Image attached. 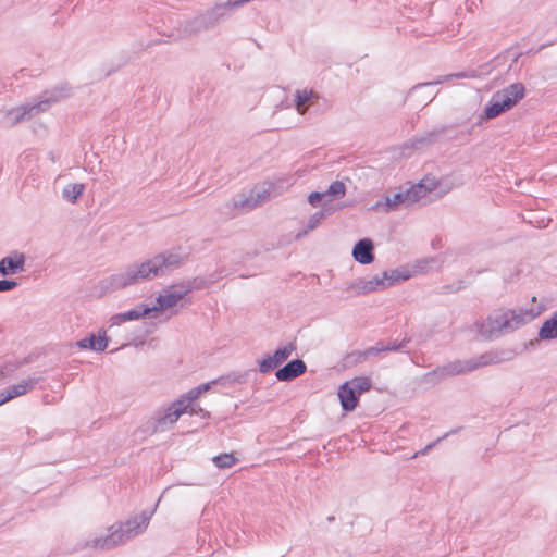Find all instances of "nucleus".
I'll use <instances>...</instances> for the list:
<instances>
[{"instance_id": "obj_1", "label": "nucleus", "mask_w": 557, "mask_h": 557, "mask_svg": "<svg viewBox=\"0 0 557 557\" xmlns=\"http://www.w3.org/2000/svg\"><path fill=\"white\" fill-rule=\"evenodd\" d=\"M516 352L512 349H494L468 359H456L438 366L424 374V380L438 384L449 377L468 374L481 368L511 360Z\"/></svg>"}, {"instance_id": "obj_2", "label": "nucleus", "mask_w": 557, "mask_h": 557, "mask_svg": "<svg viewBox=\"0 0 557 557\" xmlns=\"http://www.w3.org/2000/svg\"><path fill=\"white\" fill-rule=\"evenodd\" d=\"M158 276H162V274L154 256L144 262L129 264L125 269L101 280L99 288L103 294H108Z\"/></svg>"}, {"instance_id": "obj_3", "label": "nucleus", "mask_w": 557, "mask_h": 557, "mask_svg": "<svg viewBox=\"0 0 557 557\" xmlns=\"http://www.w3.org/2000/svg\"><path fill=\"white\" fill-rule=\"evenodd\" d=\"M70 95L71 88L66 85L46 90L39 96L38 101L8 110L3 116V124L14 126L23 121H28L39 113L48 111L52 104L70 97Z\"/></svg>"}, {"instance_id": "obj_4", "label": "nucleus", "mask_w": 557, "mask_h": 557, "mask_svg": "<svg viewBox=\"0 0 557 557\" xmlns=\"http://www.w3.org/2000/svg\"><path fill=\"white\" fill-rule=\"evenodd\" d=\"M525 95V88L521 83H513L495 92L484 110V117L495 119L503 112L513 108Z\"/></svg>"}, {"instance_id": "obj_5", "label": "nucleus", "mask_w": 557, "mask_h": 557, "mask_svg": "<svg viewBox=\"0 0 557 557\" xmlns=\"http://www.w3.org/2000/svg\"><path fill=\"white\" fill-rule=\"evenodd\" d=\"M191 282H183L168 286L159 294L151 309V315L157 317L158 313L173 309L188 293L193 290Z\"/></svg>"}, {"instance_id": "obj_6", "label": "nucleus", "mask_w": 557, "mask_h": 557, "mask_svg": "<svg viewBox=\"0 0 557 557\" xmlns=\"http://www.w3.org/2000/svg\"><path fill=\"white\" fill-rule=\"evenodd\" d=\"M123 544L125 542L122 536V529L120 524L113 523L89 536L85 541L84 547L97 550H111Z\"/></svg>"}, {"instance_id": "obj_7", "label": "nucleus", "mask_w": 557, "mask_h": 557, "mask_svg": "<svg viewBox=\"0 0 557 557\" xmlns=\"http://www.w3.org/2000/svg\"><path fill=\"white\" fill-rule=\"evenodd\" d=\"M505 310H498L490 314L484 321L476 323L479 333L488 339L496 338L503 334H508Z\"/></svg>"}, {"instance_id": "obj_8", "label": "nucleus", "mask_w": 557, "mask_h": 557, "mask_svg": "<svg viewBox=\"0 0 557 557\" xmlns=\"http://www.w3.org/2000/svg\"><path fill=\"white\" fill-rule=\"evenodd\" d=\"M184 413H187L185 400H175L156 416L153 431L163 432L170 429Z\"/></svg>"}, {"instance_id": "obj_9", "label": "nucleus", "mask_w": 557, "mask_h": 557, "mask_svg": "<svg viewBox=\"0 0 557 557\" xmlns=\"http://www.w3.org/2000/svg\"><path fill=\"white\" fill-rule=\"evenodd\" d=\"M151 519V513L143 512L141 515L134 516L124 522H115L122 529V536L124 542L141 534L148 527Z\"/></svg>"}, {"instance_id": "obj_10", "label": "nucleus", "mask_w": 557, "mask_h": 557, "mask_svg": "<svg viewBox=\"0 0 557 557\" xmlns=\"http://www.w3.org/2000/svg\"><path fill=\"white\" fill-rule=\"evenodd\" d=\"M296 349L294 344H287L277 348L272 355H269L259 361V371L269 373L285 362Z\"/></svg>"}, {"instance_id": "obj_11", "label": "nucleus", "mask_w": 557, "mask_h": 557, "mask_svg": "<svg viewBox=\"0 0 557 557\" xmlns=\"http://www.w3.org/2000/svg\"><path fill=\"white\" fill-rule=\"evenodd\" d=\"M438 185L440 182L435 176L426 175L419 183L406 188L410 203L412 205L426 197L431 191L436 190Z\"/></svg>"}, {"instance_id": "obj_12", "label": "nucleus", "mask_w": 557, "mask_h": 557, "mask_svg": "<svg viewBox=\"0 0 557 557\" xmlns=\"http://www.w3.org/2000/svg\"><path fill=\"white\" fill-rule=\"evenodd\" d=\"M37 382L38 379L36 377H26L13 385L8 386L0 393V406L15 397L22 396L27 392L32 391L37 384Z\"/></svg>"}, {"instance_id": "obj_13", "label": "nucleus", "mask_w": 557, "mask_h": 557, "mask_svg": "<svg viewBox=\"0 0 557 557\" xmlns=\"http://www.w3.org/2000/svg\"><path fill=\"white\" fill-rule=\"evenodd\" d=\"M25 255L18 251H13L9 256L0 260V274L3 276L13 275L24 271Z\"/></svg>"}, {"instance_id": "obj_14", "label": "nucleus", "mask_w": 557, "mask_h": 557, "mask_svg": "<svg viewBox=\"0 0 557 557\" xmlns=\"http://www.w3.org/2000/svg\"><path fill=\"white\" fill-rule=\"evenodd\" d=\"M156 257L161 270V274L165 275L166 273L181 267L186 258V255H183L180 250H170L156 255Z\"/></svg>"}, {"instance_id": "obj_15", "label": "nucleus", "mask_w": 557, "mask_h": 557, "mask_svg": "<svg viewBox=\"0 0 557 557\" xmlns=\"http://www.w3.org/2000/svg\"><path fill=\"white\" fill-rule=\"evenodd\" d=\"M306 370V363L300 359H295L280 368L275 376L281 382H288L304 374Z\"/></svg>"}, {"instance_id": "obj_16", "label": "nucleus", "mask_w": 557, "mask_h": 557, "mask_svg": "<svg viewBox=\"0 0 557 557\" xmlns=\"http://www.w3.org/2000/svg\"><path fill=\"white\" fill-rule=\"evenodd\" d=\"M373 243L369 238L360 239L352 248V257L360 264H370L374 260Z\"/></svg>"}, {"instance_id": "obj_17", "label": "nucleus", "mask_w": 557, "mask_h": 557, "mask_svg": "<svg viewBox=\"0 0 557 557\" xmlns=\"http://www.w3.org/2000/svg\"><path fill=\"white\" fill-rule=\"evenodd\" d=\"M481 75H482V73H480L479 70H474V69H470V70H466V71H461V72L444 75V76H441L436 81L419 83V84L414 85L410 89L409 94L413 92L418 88H422V87L431 86V85H438V84L447 83V82H450L454 78H457V79L468 78V79H470V78H479V77H481Z\"/></svg>"}, {"instance_id": "obj_18", "label": "nucleus", "mask_w": 557, "mask_h": 557, "mask_svg": "<svg viewBox=\"0 0 557 557\" xmlns=\"http://www.w3.org/2000/svg\"><path fill=\"white\" fill-rule=\"evenodd\" d=\"M141 317H151V309H149V306L140 305L135 309L112 315L110 319V326L120 325L132 320H138Z\"/></svg>"}, {"instance_id": "obj_19", "label": "nucleus", "mask_w": 557, "mask_h": 557, "mask_svg": "<svg viewBox=\"0 0 557 557\" xmlns=\"http://www.w3.org/2000/svg\"><path fill=\"white\" fill-rule=\"evenodd\" d=\"M513 310L521 317V320L528 324L536 319L545 310V307L542 302L536 300V297H532L530 304L516 307Z\"/></svg>"}, {"instance_id": "obj_20", "label": "nucleus", "mask_w": 557, "mask_h": 557, "mask_svg": "<svg viewBox=\"0 0 557 557\" xmlns=\"http://www.w3.org/2000/svg\"><path fill=\"white\" fill-rule=\"evenodd\" d=\"M383 205L386 207L385 211L394 210L401 205L406 207L410 206L411 203L409 201L407 189H400L399 191L393 195L386 196L383 202L377 201L374 205V209L379 210L382 208Z\"/></svg>"}, {"instance_id": "obj_21", "label": "nucleus", "mask_w": 557, "mask_h": 557, "mask_svg": "<svg viewBox=\"0 0 557 557\" xmlns=\"http://www.w3.org/2000/svg\"><path fill=\"white\" fill-rule=\"evenodd\" d=\"M408 343H409L408 338H404L401 342H397V341L383 342V341H380L375 345L367 348L364 350V356L366 357H371V356H375V355H377L380 352L397 351V350H400L401 348L406 347V345Z\"/></svg>"}, {"instance_id": "obj_22", "label": "nucleus", "mask_w": 557, "mask_h": 557, "mask_svg": "<svg viewBox=\"0 0 557 557\" xmlns=\"http://www.w3.org/2000/svg\"><path fill=\"white\" fill-rule=\"evenodd\" d=\"M77 347L81 349H90L94 351H103L108 346V337L106 332L99 333L98 336L90 334L89 336L77 341Z\"/></svg>"}, {"instance_id": "obj_23", "label": "nucleus", "mask_w": 557, "mask_h": 557, "mask_svg": "<svg viewBox=\"0 0 557 557\" xmlns=\"http://www.w3.org/2000/svg\"><path fill=\"white\" fill-rule=\"evenodd\" d=\"M412 273L406 269H393L384 271L379 274L380 281L384 283V289L399 283L409 280Z\"/></svg>"}, {"instance_id": "obj_24", "label": "nucleus", "mask_w": 557, "mask_h": 557, "mask_svg": "<svg viewBox=\"0 0 557 557\" xmlns=\"http://www.w3.org/2000/svg\"><path fill=\"white\" fill-rule=\"evenodd\" d=\"M337 395L343 410L352 411L357 407L360 396L346 382L339 386Z\"/></svg>"}, {"instance_id": "obj_25", "label": "nucleus", "mask_w": 557, "mask_h": 557, "mask_svg": "<svg viewBox=\"0 0 557 557\" xmlns=\"http://www.w3.org/2000/svg\"><path fill=\"white\" fill-rule=\"evenodd\" d=\"M318 99V95L311 89H297L294 95V103L299 114H305L310 103Z\"/></svg>"}, {"instance_id": "obj_26", "label": "nucleus", "mask_w": 557, "mask_h": 557, "mask_svg": "<svg viewBox=\"0 0 557 557\" xmlns=\"http://www.w3.org/2000/svg\"><path fill=\"white\" fill-rule=\"evenodd\" d=\"M352 288L357 290L358 294H369L376 290H384V283L380 281L379 275H375L371 278H360L352 284Z\"/></svg>"}, {"instance_id": "obj_27", "label": "nucleus", "mask_w": 557, "mask_h": 557, "mask_svg": "<svg viewBox=\"0 0 557 557\" xmlns=\"http://www.w3.org/2000/svg\"><path fill=\"white\" fill-rule=\"evenodd\" d=\"M539 338L542 341H550L557 338V311L546 319L539 330Z\"/></svg>"}, {"instance_id": "obj_28", "label": "nucleus", "mask_w": 557, "mask_h": 557, "mask_svg": "<svg viewBox=\"0 0 557 557\" xmlns=\"http://www.w3.org/2000/svg\"><path fill=\"white\" fill-rule=\"evenodd\" d=\"M326 213L324 211H318L309 216L307 220L305 227L296 234V239L301 238L302 236H306L309 232L315 230L321 222L325 219Z\"/></svg>"}, {"instance_id": "obj_29", "label": "nucleus", "mask_w": 557, "mask_h": 557, "mask_svg": "<svg viewBox=\"0 0 557 557\" xmlns=\"http://www.w3.org/2000/svg\"><path fill=\"white\" fill-rule=\"evenodd\" d=\"M326 196V202H332L333 200L341 199L346 194V186L342 181L333 182L329 188L324 191Z\"/></svg>"}, {"instance_id": "obj_30", "label": "nucleus", "mask_w": 557, "mask_h": 557, "mask_svg": "<svg viewBox=\"0 0 557 557\" xmlns=\"http://www.w3.org/2000/svg\"><path fill=\"white\" fill-rule=\"evenodd\" d=\"M348 386H350L355 393L359 396L366 392H368L372 386V381L368 376H356L349 381H346Z\"/></svg>"}, {"instance_id": "obj_31", "label": "nucleus", "mask_w": 557, "mask_h": 557, "mask_svg": "<svg viewBox=\"0 0 557 557\" xmlns=\"http://www.w3.org/2000/svg\"><path fill=\"white\" fill-rule=\"evenodd\" d=\"M84 190V184H69L63 188L62 196L69 202L75 203L76 200L83 195Z\"/></svg>"}, {"instance_id": "obj_32", "label": "nucleus", "mask_w": 557, "mask_h": 557, "mask_svg": "<svg viewBox=\"0 0 557 557\" xmlns=\"http://www.w3.org/2000/svg\"><path fill=\"white\" fill-rule=\"evenodd\" d=\"M506 319L504 323H507V330L509 333L516 331L517 329L525 325V323L521 320V317L512 309H504Z\"/></svg>"}, {"instance_id": "obj_33", "label": "nucleus", "mask_w": 557, "mask_h": 557, "mask_svg": "<svg viewBox=\"0 0 557 557\" xmlns=\"http://www.w3.org/2000/svg\"><path fill=\"white\" fill-rule=\"evenodd\" d=\"M506 319L504 323H507V330L509 333L516 331L517 329L525 325V323L521 320V317L512 309H504Z\"/></svg>"}, {"instance_id": "obj_34", "label": "nucleus", "mask_w": 557, "mask_h": 557, "mask_svg": "<svg viewBox=\"0 0 557 557\" xmlns=\"http://www.w3.org/2000/svg\"><path fill=\"white\" fill-rule=\"evenodd\" d=\"M437 268H440V262L436 258H425L416 262L413 272L422 273Z\"/></svg>"}, {"instance_id": "obj_35", "label": "nucleus", "mask_w": 557, "mask_h": 557, "mask_svg": "<svg viewBox=\"0 0 557 557\" xmlns=\"http://www.w3.org/2000/svg\"><path fill=\"white\" fill-rule=\"evenodd\" d=\"M200 396V391L198 387H194L190 391H188L185 395H183L177 400H185L186 404V411L190 414H194L196 411L193 408V403Z\"/></svg>"}, {"instance_id": "obj_36", "label": "nucleus", "mask_w": 557, "mask_h": 557, "mask_svg": "<svg viewBox=\"0 0 557 557\" xmlns=\"http://www.w3.org/2000/svg\"><path fill=\"white\" fill-rule=\"evenodd\" d=\"M236 458L233 454H222L213 458V463L220 469H227L234 466Z\"/></svg>"}, {"instance_id": "obj_37", "label": "nucleus", "mask_w": 557, "mask_h": 557, "mask_svg": "<svg viewBox=\"0 0 557 557\" xmlns=\"http://www.w3.org/2000/svg\"><path fill=\"white\" fill-rule=\"evenodd\" d=\"M224 380H227V381H230V382H232V383H239V382H240L239 377H237V376H235V375H234V376L228 375L226 379L221 377V379H219V380H214V381H212V382L203 383V384H201V385L197 386V387H198V389L200 391V395H201L202 393H205V392H208V391L211 388V386H212L213 384H216L218 382H220V381H224Z\"/></svg>"}, {"instance_id": "obj_38", "label": "nucleus", "mask_w": 557, "mask_h": 557, "mask_svg": "<svg viewBox=\"0 0 557 557\" xmlns=\"http://www.w3.org/2000/svg\"><path fill=\"white\" fill-rule=\"evenodd\" d=\"M308 202L311 206H313V207L319 206L321 202H323V205H327L329 203V202H326V196H325L324 191H313V193H311L308 196Z\"/></svg>"}, {"instance_id": "obj_39", "label": "nucleus", "mask_w": 557, "mask_h": 557, "mask_svg": "<svg viewBox=\"0 0 557 557\" xmlns=\"http://www.w3.org/2000/svg\"><path fill=\"white\" fill-rule=\"evenodd\" d=\"M16 286H17V282L16 281L0 280V293L12 290Z\"/></svg>"}, {"instance_id": "obj_40", "label": "nucleus", "mask_w": 557, "mask_h": 557, "mask_svg": "<svg viewBox=\"0 0 557 557\" xmlns=\"http://www.w3.org/2000/svg\"><path fill=\"white\" fill-rule=\"evenodd\" d=\"M449 435V433H446L443 438L447 437ZM442 440V437L437 438L435 442L429 444L428 446H425L420 453L421 454H424L425 451H428L429 449H431L436 443H438L440 441Z\"/></svg>"}, {"instance_id": "obj_41", "label": "nucleus", "mask_w": 557, "mask_h": 557, "mask_svg": "<svg viewBox=\"0 0 557 557\" xmlns=\"http://www.w3.org/2000/svg\"><path fill=\"white\" fill-rule=\"evenodd\" d=\"M240 207H242V208H249V209H250V208H252V207H253V205H251V203H250V200H248V199H247V200H245V201H243V202L240 203Z\"/></svg>"}, {"instance_id": "obj_42", "label": "nucleus", "mask_w": 557, "mask_h": 557, "mask_svg": "<svg viewBox=\"0 0 557 557\" xmlns=\"http://www.w3.org/2000/svg\"><path fill=\"white\" fill-rule=\"evenodd\" d=\"M424 140H425L424 138L418 139L416 143V146L418 147V146L422 145Z\"/></svg>"}]
</instances>
